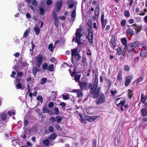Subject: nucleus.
<instances>
[{
  "instance_id": "f03ea898",
  "label": "nucleus",
  "mask_w": 147,
  "mask_h": 147,
  "mask_svg": "<svg viewBox=\"0 0 147 147\" xmlns=\"http://www.w3.org/2000/svg\"><path fill=\"white\" fill-rule=\"evenodd\" d=\"M82 31V30L81 29H77L75 33V35H74L72 40V42L74 41L75 40V42H77L78 45H80L81 43V42L80 41L81 40V37L83 35L81 34Z\"/></svg>"
},
{
  "instance_id": "a211bd4d",
  "label": "nucleus",
  "mask_w": 147,
  "mask_h": 147,
  "mask_svg": "<svg viewBox=\"0 0 147 147\" xmlns=\"http://www.w3.org/2000/svg\"><path fill=\"white\" fill-rule=\"evenodd\" d=\"M117 80L118 81H121L122 79V71H120L118 72L117 76Z\"/></svg>"
},
{
  "instance_id": "3c124183",
  "label": "nucleus",
  "mask_w": 147,
  "mask_h": 147,
  "mask_svg": "<svg viewBox=\"0 0 147 147\" xmlns=\"http://www.w3.org/2000/svg\"><path fill=\"white\" fill-rule=\"evenodd\" d=\"M40 13V15H43L44 13V9L42 7H40L39 9Z\"/></svg>"
},
{
  "instance_id": "4be33fe9",
  "label": "nucleus",
  "mask_w": 147,
  "mask_h": 147,
  "mask_svg": "<svg viewBox=\"0 0 147 147\" xmlns=\"http://www.w3.org/2000/svg\"><path fill=\"white\" fill-rule=\"evenodd\" d=\"M34 29L36 34L37 36H38L40 32V29L39 28L38 26H35L34 27Z\"/></svg>"
},
{
  "instance_id": "cd10ccee",
  "label": "nucleus",
  "mask_w": 147,
  "mask_h": 147,
  "mask_svg": "<svg viewBox=\"0 0 147 147\" xmlns=\"http://www.w3.org/2000/svg\"><path fill=\"white\" fill-rule=\"evenodd\" d=\"M6 117V115L4 113H2L0 115V118L3 121H4Z\"/></svg>"
},
{
  "instance_id": "8fccbe9b",
  "label": "nucleus",
  "mask_w": 147,
  "mask_h": 147,
  "mask_svg": "<svg viewBox=\"0 0 147 147\" xmlns=\"http://www.w3.org/2000/svg\"><path fill=\"white\" fill-rule=\"evenodd\" d=\"M126 23V20L125 19L123 20L121 22V25L122 26H125V24Z\"/></svg>"
},
{
  "instance_id": "c9c22d12",
  "label": "nucleus",
  "mask_w": 147,
  "mask_h": 147,
  "mask_svg": "<svg viewBox=\"0 0 147 147\" xmlns=\"http://www.w3.org/2000/svg\"><path fill=\"white\" fill-rule=\"evenodd\" d=\"M59 105L61 106L62 109L64 110L65 109V107L66 106V104L64 102H61L59 104Z\"/></svg>"
},
{
  "instance_id": "4468645a",
  "label": "nucleus",
  "mask_w": 147,
  "mask_h": 147,
  "mask_svg": "<svg viewBox=\"0 0 147 147\" xmlns=\"http://www.w3.org/2000/svg\"><path fill=\"white\" fill-rule=\"evenodd\" d=\"M57 135L56 133H53L49 135L47 137V139L50 140H54L57 138Z\"/></svg>"
},
{
  "instance_id": "13d9d810",
  "label": "nucleus",
  "mask_w": 147,
  "mask_h": 147,
  "mask_svg": "<svg viewBox=\"0 0 147 147\" xmlns=\"http://www.w3.org/2000/svg\"><path fill=\"white\" fill-rule=\"evenodd\" d=\"M80 117V120L82 123H84V119H83V117L80 114H79Z\"/></svg>"
},
{
  "instance_id": "9d476101",
  "label": "nucleus",
  "mask_w": 147,
  "mask_h": 147,
  "mask_svg": "<svg viewBox=\"0 0 147 147\" xmlns=\"http://www.w3.org/2000/svg\"><path fill=\"white\" fill-rule=\"evenodd\" d=\"M93 30L88 29V35L86 37V38L90 42H92L93 40Z\"/></svg>"
},
{
  "instance_id": "a878e982",
  "label": "nucleus",
  "mask_w": 147,
  "mask_h": 147,
  "mask_svg": "<svg viewBox=\"0 0 147 147\" xmlns=\"http://www.w3.org/2000/svg\"><path fill=\"white\" fill-rule=\"evenodd\" d=\"M81 75L80 74H76L75 75L74 77V79L76 82H78V83L80 82V80L81 77Z\"/></svg>"
},
{
  "instance_id": "79ce46f5",
  "label": "nucleus",
  "mask_w": 147,
  "mask_h": 147,
  "mask_svg": "<svg viewBox=\"0 0 147 147\" xmlns=\"http://www.w3.org/2000/svg\"><path fill=\"white\" fill-rule=\"evenodd\" d=\"M55 118L57 120V123H59L62 119V117L59 116H56Z\"/></svg>"
},
{
  "instance_id": "bb28decb",
  "label": "nucleus",
  "mask_w": 147,
  "mask_h": 147,
  "mask_svg": "<svg viewBox=\"0 0 147 147\" xmlns=\"http://www.w3.org/2000/svg\"><path fill=\"white\" fill-rule=\"evenodd\" d=\"M142 26H139L138 25H137L135 30L136 32V33H139L142 29Z\"/></svg>"
},
{
  "instance_id": "680f3d73",
  "label": "nucleus",
  "mask_w": 147,
  "mask_h": 147,
  "mask_svg": "<svg viewBox=\"0 0 147 147\" xmlns=\"http://www.w3.org/2000/svg\"><path fill=\"white\" fill-rule=\"evenodd\" d=\"M143 78L142 77H141L138 79L136 82V84H138L141 82L143 80Z\"/></svg>"
},
{
  "instance_id": "bf43d9fd",
  "label": "nucleus",
  "mask_w": 147,
  "mask_h": 147,
  "mask_svg": "<svg viewBox=\"0 0 147 147\" xmlns=\"http://www.w3.org/2000/svg\"><path fill=\"white\" fill-rule=\"evenodd\" d=\"M137 25V24H132V25H130L131 28H130L131 29V30H132V29L135 30V29H136V27Z\"/></svg>"
},
{
  "instance_id": "ea45409f",
  "label": "nucleus",
  "mask_w": 147,
  "mask_h": 147,
  "mask_svg": "<svg viewBox=\"0 0 147 147\" xmlns=\"http://www.w3.org/2000/svg\"><path fill=\"white\" fill-rule=\"evenodd\" d=\"M54 110L55 113H52V115H54V114L56 115H59V110L58 108L57 107H55Z\"/></svg>"
},
{
  "instance_id": "6ab92c4d",
  "label": "nucleus",
  "mask_w": 147,
  "mask_h": 147,
  "mask_svg": "<svg viewBox=\"0 0 147 147\" xmlns=\"http://www.w3.org/2000/svg\"><path fill=\"white\" fill-rule=\"evenodd\" d=\"M126 32L127 34L130 35L131 36L135 35L133 31L129 28L127 29Z\"/></svg>"
},
{
  "instance_id": "dca6fc26",
  "label": "nucleus",
  "mask_w": 147,
  "mask_h": 147,
  "mask_svg": "<svg viewBox=\"0 0 147 147\" xmlns=\"http://www.w3.org/2000/svg\"><path fill=\"white\" fill-rule=\"evenodd\" d=\"M141 115L142 117L147 116V108H142L140 111Z\"/></svg>"
},
{
  "instance_id": "338daca9",
  "label": "nucleus",
  "mask_w": 147,
  "mask_h": 147,
  "mask_svg": "<svg viewBox=\"0 0 147 147\" xmlns=\"http://www.w3.org/2000/svg\"><path fill=\"white\" fill-rule=\"evenodd\" d=\"M142 49L147 52V45H144Z\"/></svg>"
},
{
  "instance_id": "aec40b11",
  "label": "nucleus",
  "mask_w": 147,
  "mask_h": 147,
  "mask_svg": "<svg viewBox=\"0 0 147 147\" xmlns=\"http://www.w3.org/2000/svg\"><path fill=\"white\" fill-rule=\"evenodd\" d=\"M76 15V10H74L72 11L71 15V20L73 21V22H74V21L75 20Z\"/></svg>"
},
{
  "instance_id": "58836bf2",
  "label": "nucleus",
  "mask_w": 147,
  "mask_h": 147,
  "mask_svg": "<svg viewBox=\"0 0 147 147\" xmlns=\"http://www.w3.org/2000/svg\"><path fill=\"white\" fill-rule=\"evenodd\" d=\"M43 113H48L49 112V110H48L46 107H44L42 109Z\"/></svg>"
},
{
  "instance_id": "393cba45",
  "label": "nucleus",
  "mask_w": 147,
  "mask_h": 147,
  "mask_svg": "<svg viewBox=\"0 0 147 147\" xmlns=\"http://www.w3.org/2000/svg\"><path fill=\"white\" fill-rule=\"evenodd\" d=\"M48 67V64L47 63H45L42 65V70L44 71L45 70H47Z\"/></svg>"
},
{
  "instance_id": "f704fd0d",
  "label": "nucleus",
  "mask_w": 147,
  "mask_h": 147,
  "mask_svg": "<svg viewBox=\"0 0 147 147\" xmlns=\"http://www.w3.org/2000/svg\"><path fill=\"white\" fill-rule=\"evenodd\" d=\"M30 31L29 29H27L24 32L23 36L24 37H26L28 36Z\"/></svg>"
},
{
  "instance_id": "c756f323",
  "label": "nucleus",
  "mask_w": 147,
  "mask_h": 147,
  "mask_svg": "<svg viewBox=\"0 0 147 147\" xmlns=\"http://www.w3.org/2000/svg\"><path fill=\"white\" fill-rule=\"evenodd\" d=\"M54 69V65L53 64H51L48 66L47 71L52 72L53 71Z\"/></svg>"
},
{
  "instance_id": "7c9ffc66",
  "label": "nucleus",
  "mask_w": 147,
  "mask_h": 147,
  "mask_svg": "<svg viewBox=\"0 0 147 147\" xmlns=\"http://www.w3.org/2000/svg\"><path fill=\"white\" fill-rule=\"evenodd\" d=\"M77 97L78 98H81L82 97L83 94L82 92L79 90L77 93Z\"/></svg>"
},
{
  "instance_id": "6e6d98bb",
  "label": "nucleus",
  "mask_w": 147,
  "mask_h": 147,
  "mask_svg": "<svg viewBox=\"0 0 147 147\" xmlns=\"http://www.w3.org/2000/svg\"><path fill=\"white\" fill-rule=\"evenodd\" d=\"M53 15V19H56L58 18L57 16V14H56V12L55 11H53L52 13Z\"/></svg>"
},
{
  "instance_id": "423d86ee",
  "label": "nucleus",
  "mask_w": 147,
  "mask_h": 147,
  "mask_svg": "<svg viewBox=\"0 0 147 147\" xmlns=\"http://www.w3.org/2000/svg\"><path fill=\"white\" fill-rule=\"evenodd\" d=\"M101 28L103 30L108 22V20L106 19L104 20V13L102 12L101 17Z\"/></svg>"
},
{
  "instance_id": "69168bd1",
  "label": "nucleus",
  "mask_w": 147,
  "mask_h": 147,
  "mask_svg": "<svg viewBox=\"0 0 147 147\" xmlns=\"http://www.w3.org/2000/svg\"><path fill=\"white\" fill-rule=\"evenodd\" d=\"M53 127L50 126L48 127L49 131L50 132H52L53 130Z\"/></svg>"
},
{
  "instance_id": "09e8293b",
  "label": "nucleus",
  "mask_w": 147,
  "mask_h": 147,
  "mask_svg": "<svg viewBox=\"0 0 147 147\" xmlns=\"http://www.w3.org/2000/svg\"><path fill=\"white\" fill-rule=\"evenodd\" d=\"M129 14V13L128 11H126L124 13V15L126 17H129L130 16Z\"/></svg>"
},
{
  "instance_id": "39448f33",
  "label": "nucleus",
  "mask_w": 147,
  "mask_h": 147,
  "mask_svg": "<svg viewBox=\"0 0 147 147\" xmlns=\"http://www.w3.org/2000/svg\"><path fill=\"white\" fill-rule=\"evenodd\" d=\"M42 55L39 53L35 57L37 66L39 68L41 66L43 61Z\"/></svg>"
},
{
  "instance_id": "052dcab7",
  "label": "nucleus",
  "mask_w": 147,
  "mask_h": 147,
  "mask_svg": "<svg viewBox=\"0 0 147 147\" xmlns=\"http://www.w3.org/2000/svg\"><path fill=\"white\" fill-rule=\"evenodd\" d=\"M55 127L57 130H62L61 127L60 126L58 125L57 124L55 125Z\"/></svg>"
},
{
  "instance_id": "e2e57ef3",
  "label": "nucleus",
  "mask_w": 147,
  "mask_h": 147,
  "mask_svg": "<svg viewBox=\"0 0 147 147\" xmlns=\"http://www.w3.org/2000/svg\"><path fill=\"white\" fill-rule=\"evenodd\" d=\"M54 104L52 102H50L48 105V106L49 107H54Z\"/></svg>"
},
{
  "instance_id": "37998d69",
  "label": "nucleus",
  "mask_w": 147,
  "mask_h": 147,
  "mask_svg": "<svg viewBox=\"0 0 147 147\" xmlns=\"http://www.w3.org/2000/svg\"><path fill=\"white\" fill-rule=\"evenodd\" d=\"M107 82H108V90H109L111 86V84H112L111 82L109 79H107Z\"/></svg>"
},
{
  "instance_id": "864d4df0",
  "label": "nucleus",
  "mask_w": 147,
  "mask_h": 147,
  "mask_svg": "<svg viewBox=\"0 0 147 147\" xmlns=\"http://www.w3.org/2000/svg\"><path fill=\"white\" fill-rule=\"evenodd\" d=\"M27 132H28V133L29 135L30 134H31V131L30 130H28V131H27L26 132L25 134L23 135V136L22 137L24 139H25L26 137V135L27 134Z\"/></svg>"
},
{
  "instance_id": "6e6552de",
  "label": "nucleus",
  "mask_w": 147,
  "mask_h": 147,
  "mask_svg": "<svg viewBox=\"0 0 147 147\" xmlns=\"http://www.w3.org/2000/svg\"><path fill=\"white\" fill-rule=\"evenodd\" d=\"M22 81V79L20 78L16 77L15 79L14 83L17 84H16L15 87L16 89H22V85L20 83L21 81Z\"/></svg>"
},
{
  "instance_id": "e433bc0d",
  "label": "nucleus",
  "mask_w": 147,
  "mask_h": 147,
  "mask_svg": "<svg viewBox=\"0 0 147 147\" xmlns=\"http://www.w3.org/2000/svg\"><path fill=\"white\" fill-rule=\"evenodd\" d=\"M128 91L129 92L127 94L128 96L130 98H132V95L133 94V91L132 90L130 89H129Z\"/></svg>"
},
{
  "instance_id": "f3484780",
  "label": "nucleus",
  "mask_w": 147,
  "mask_h": 147,
  "mask_svg": "<svg viewBox=\"0 0 147 147\" xmlns=\"http://www.w3.org/2000/svg\"><path fill=\"white\" fill-rule=\"evenodd\" d=\"M57 5L56 6V11L57 12H59L61 9V8L62 5V3L61 1L57 2Z\"/></svg>"
},
{
  "instance_id": "1a4fd4ad",
  "label": "nucleus",
  "mask_w": 147,
  "mask_h": 147,
  "mask_svg": "<svg viewBox=\"0 0 147 147\" xmlns=\"http://www.w3.org/2000/svg\"><path fill=\"white\" fill-rule=\"evenodd\" d=\"M71 61L72 63L75 65L76 64V62L74 61V56L76 55H77L79 54L78 52V49L77 48L72 49L71 50Z\"/></svg>"
},
{
  "instance_id": "5fc2aeb1",
  "label": "nucleus",
  "mask_w": 147,
  "mask_h": 147,
  "mask_svg": "<svg viewBox=\"0 0 147 147\" xmlns=\"http://www.w3.org/2000/svg\"><path fill=\"white\" fill-rule=\"evenodd\" d=\"M53 45L52 44H50L49 45L48 49L50 50L51 52H52L53 51Z\"/></svg>"
},
{
  "instance_id": "2f4dec72",
  "label": "nucleus",
  "mask_w": 147,
  "mask_h": 147,
  "mask_svg": "<svg viewBox=\"0 0 147 147\" xmlns=\"http://www.w3.org/2000/svg\"><path fill=\"white\" fill-rule=\"evenodd\" d=\"M54 20L55 26L56 27H58L59 24V22L58 20V18L55 19H54Z\"/></svg>"
},
{
  "instance_id": "ddd939ff",
  "label": "nucleus",
  "mask_w": 147,
  "mask_h": 147,
  "mask_svg": "<svg viewBox=\"0 0 147 147\" xmlns=\"http://www.w3.org/2000/svg\"><path fill=\"white\" fill-rule=\"evenodd\" d=\"M97 117H95L94 116H86L85 117V119L87 121L90 122H93L97 118Z\"/></svg>"
},
{
  "instance_id": "9b49d317",
  "label": "nucleus",
  "mask_w": 147,
  "mask_h": 147,
  "mask_svg": "<svg viewBox=\"0 0 147 147\" xmlns=\"http://www.w3.org/2000/svg\"><path fill=\"white\" fill-rule=\"evenodd\" d=\"M78 83L79 86L80 87L81 89L82 90H84L86 89L87 86L88 87V84H89L88 83V84L87 83L85 82H80Z\"/></svg>"
},
{
  "instance_id": "412c9836",
  "label": "nucleus",
  "mask_w": 147,
  "mask_h": 147,
  "mask_svg": "<svg viewBox=\"0 0 147 147\" xmlns=\"http://www.w3.org/2000/svg\"><path fill=\"white\" fill-rule=\"evenodd\" d=\"M81 58V56L80 54L77 55L75 56H74V61L76 62V64L77 62Z\"/></svg>"
},
{
  "instance_id": "473e14b6",
  "label": "nucleus",
  "mask_w": 147,
  "mask_h": 147,
  "mask_svg": "<svg viewBox=\"0 0 147 147\" xmlns=\"http://www.w3.org/2000/svg\"><path fill=\"white\" fill-rule=\"evenodd\" d=\"M44 145L46 146H49V141L48 139H45L42 141Z\"/></svg>"
},
{
  "instance_id": "f257e3e1",
  "label": "nucleus",
  "mask_w": 147,
  "mask_h": 147,
  "mask_svg": "<svg viewBox=\"0 0 147 147\" xmlns=\"http://www.w3.org/2000/svg\"><path fill=\"white\" fill-rule=\"evenodd\" d=\"M98 73L97 71L95 73L93 83H89L88 86V88L90 90V93L92 95V98L94 99H96L99 96L101 90V87H98Z\"/></svg>"
},
{
  "instance_id": "20e7f679",
  "label": "nucleus",
  "mask_w": 147,
  "mask_h": 147,
  "mask_svg": "<svg viewBox=\"0 0 147 147\" xmlns=\"http://www.w3.org/2000/svg\"><path fill=\"white\" fill-rule=\"evenodd\" d=\"M97 98V99L96 100L95 102L96 104L98 105L105 103L106 101L105 95L103 93L100 94V93L99 96Z\"/></svg>"
},
{
  "instance_id": "b1692460",
  "label": "nucleus",
  "mask_w": 147,
  "mask_h": 147,
  "mask_svg": "<svg viewBox=\"0 0 147 147\" xmlns=\"http://www.w3.org/2000/svg\"><path fill=\"white\" fill-rule=\"evenodd\" d=\"M121 43L123 45L126 47L128 45L127 44V41L126 38H122L121 40Z\"/></svg>"
},
{
  "instance_id": "72a5a7b5",
  "label": "nucleus",
  "mask_w": 147,
  "mask_h": 147,
  "mask_svg": "<svg viewBox=\"0 0 147 147\" xmlns=\"http://www.w3.org/2000/svg\"><path fill=\"white\" fill-rule=\"evenodd\" d=\"M32 72L33 74L35 76L37 72V71H38L39 70H38L37 69L36 67H33L32 69Z\"/></svg>"
},
{
  "instance_id": "c85d7f7f",
  "label": "nucleus",
  "mask_w": 147,
  "mask_h": 147,
  "mask_svg": "<svg viewBox=\"0 0 147 147\" xmlns=\"http://www.w3.org/2000/svg\"><path fill=\"white\" fill-rule=\"evenodd\" d=\"M143 51L142 49L141 50L140 53V56L142 57L146 56V57H147V52L146 51L143 52Z\"/></svg>"
},
{
  "instance_id": "774afa93",
  "label": "nucleus",
  "mask_w": 147,
  "mask_h": 147,
  "mask_svg": "<svg viewBox=\"0 0 147 147\" xmlns=\"http://www.w3.org/2000/svg\"><path fill=\"white\" fill-rule=\"evenodd\" d=\"M52 1L51 0H48L47 1V4L48 5H50L52 3Z\"/></svg>"
},
{
  "instance_id": "f8f14e48",
  "label": "nucleus",
  "mask_w": 147,
  "mask_h": 147,
  "mask_svg": "<svg viewBox=\"0 0 147 147\" xmlns=\"http://www.w3.org/2000/svg\"><path fill=\"white\" fill-rule=\"evenodd\" d=\"M133 76H129L125 78V86H128L131 83L130 81L131 79L133 78Z\"/></svg>"
},
{
  "instance_id": "4d7b16f0",
  "label": "nucleus",
  "mask_w": 147,
  "mask_h": 147,
  "mask_svg": "<svg viewBox=\"0 0 147 147\" xmlns=\"http://www.w3.org/2000/svg\"><path fill=\"white\" fill-rule=\"evenodd\" d=\"M69 71H70V73L71 75V76L72 77H74L75 76V74L76 73V71H73V72H71V70L70 69Z\"/></svg>"
},
{
  "instance_id": "a18cd8bd",
  "label": "nucleus",
  "mask_w": 147,
  "mask_h": 147,
  "mask_svg": "<svg viewBox=\"0 0 147 147\" xmlns=\"http://www.w3.org/2000/svg\"><path fill=\"white\" fill-rule=\"evenodd\" d=\"M62 96L64 100H66L69 98V94H67L66 95L63 94L62 95Z\"/></svg>"
},
{
  "instance_id": "c03bdc74",
  "label": "nucleus",
  "mask_w": 147,
  "mask_h": 147,
  "mask_svg": "<svg viewBox=\"0 0 147 147\" xmlns=\"http://www.w3.org/2000/svg\"><path fill=\"white\" fill-rule=\"evenodd\" d=\"M127 47V46L125 47L123 50V51H122L123 53H122V54L124 56L125 55L126 53H127V51L128 52V50L127 49H126V48Z\"/></svg>"
},
{
  "instance_id": "0e129e2a",
  "label": "nucleus",
  "mask_w": 147,
  "mask_h": 147,
  "mask_svg": "<svg viewBox=\"0 0 147 147\" xmlns=\"http://www.w3.org/2000/svg\"><path fill=\"white\" fill-rule=\"evenodd\" d=\"M95 11L99 13V3L98 4V5L96 6L95 9Z\"/></svg>"
},
{
  "instance_id": "4c0bfd02",
  "label": "nucleus",
  "mask_w": 147,
  "mask_h": 147,
  "mask_svg": "<svg viewBox=\"0 0 147 147\" xmlns=\"http://www.w3.org/2000/svg\"><path fill=\"white\" fill-rule=\"evenodd\" d=\"M87 60L86 58L85 57H83L82 60V62L83 65V66H85L86 64V60Z\"/></svg>"
},
{
  "instance_id": "de8ad7c7",
  "label": "nucleus",
  "mask_w": 147,
  "mask_h": 147,
  "mask_svg": "<svg viewBox=\"0 0 147 147\" xmlns=\"http://www.w3.org/2000/svg\"><path fill=\"white\" fill-rule=\"evenodd\" d=\"M24 73L22 71H18L17 72V76L20 77L23 76Z\"/></svg>"
},
{
  "instance_id": "603ef678",
  "label": "nucleus",
  "mask_w": 147,
  "mask_h": 147,
  "mask_svg": "<svg viewBox=\"0 0 147 147\" xmlns=\"http://www.w3.org/2000/svg\"><path fill=\"white\" fill-rule=\"evenodd\" d=\"M36 99L40 101V102H42L43 101V98L42 96H38L37 97Z\"/></svg>"
},
{
  "instance_id": "a19ab883",
  "label": "nucleus",
  "mask_w": 147,
  "mask_h": 147,
  "mask_svg": "<svg viewBox=\"0 0 147 147\" xmlns=\"http://www.w3.org/2000/svg\"><path fill=\"white\" fill-rule=\"evenodd\" d=\"M124 70L125 71H128L130 70V67L129 65H124Z\"/></svg>"
},
{
  "instance_id": "0eeeda50",
  "label": "nucleus",
  "mask_w": 147,
  "mask_h": 147,
  "mask_svg": "<svg viewBox=\"0 0 147 147\" xmlns=\"http://www.w3.org/2000/svg\"><path fill=\"white\" fill-rule=\"evenodd\" d=\"M116 35L115 34L113 35L112 36L111 40L110 42V45L113 49L114 50L117 45L115 39Z\"/></svg>"
},
{
  "instance_id": "5701e85b",
  "label": "nucleus",
  "mask_w": 147,
  "mask_h": 147,
  "mask_svg": "<svg viewBox=\"0 0 147 147\" xmlns=\"http://www.w3.org/2000/svg\"><path fill=\"white\" fill-rule=\"evenodd\" d=\"M122 46L119 47L117 49V53L118 55H120L122 54L123 52Z\"/></svg>"
},
{
  "instance_id": "49530a36",
  "label": "nucleus",
  "mask_w": 147,
  "mask_h": 147,
  "mask_svg": "<svg viewBox=\"0 0 147 147\" xmlns=\"http://www.w3.org/2000/svg\"><path fill=\"white\" fill-rule=\"evenodd\" d=\"M47 80V79L46 78H43L41 79V82H40V84L42 85L45 83Z\"/></svg>"
},
{
  "instance_id": "7ed1b4c3",
  "label": "nucleus",
  "mask_w": 147,
  "mask_h": 147,
  "mask_svg": "<svg viewBox=\"0 0 147 147\" xmlns=\"http://www.w3.org/2000/svg\"><path fill=\"white\" fill-rule=\"evenodd\" d=\"M139 44L138 41H136L135 42L128 44L126 49L128 50V52L131 53L132 51H133L136 48Z\"/></svg>"
},
{
  "instance_id": "2eb2a0df",
  "label": "nucleus",
  "mask_w": 147,
  "mask_h": 147,
  "mask_svg": "<svg viewBox=\"0 0 147 147\" xmlns=\"http://www.w3.org/2000/svg\"><path fill=\"white\" fill-rule=\"evenodd\" d=\"M147 99V96L146 95H144V92H142L141 94V98L140 99V101L142 103H144Z\"/></svg>"
}]
</instances>
